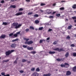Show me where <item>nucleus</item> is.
I'll return each instance as SVG.
<instances>
[{"instance_id": "57", "label": "nucleus", "mask_w": 76, "mask_h": 76, "mask_svg": "<svg viewBox=\"0 0 76 76\" xmlns=\"http://www.w3.org/2000/svg\"><path fill=\"white\" fill-rule=\"evenodd\" d=\"M9 61V60H5V61L6 63V62H7V61Z\"/></svg>"}, {"instance_id": "31", "label": "nucleus", "mask_w": 76, "mask_h": 76, "mask_svg": "<svg viewBox=\"0 0 76 76\" xmlns=\"http://www.w3.org/2000/svg\"><path fill=\"white\" fill-rule=\"evenodd\" d=\"M24 40H26V42H28V41L29 39H26V38H24Z\"/></svg>"}, {"instance_id": "37", "label": "nucleus", "mask_w": 76, "mask_h": 76, "mask_svg": "<svg viewBox=\"0 0 76 76\" xmlns=\"http://www.w3.org/2000/svg\"><path fill=\"white\" fill-rule=\"evenodd\" d=\"M40 70L39 69V68H37L36 69V72H39Z\"/></svg>"}, {"instance_id": "17", "label": "nucleus", "mask_w": 76, "mask_h": 76, "mask_svg": "<svg viewBox=\"0 0 76 76\" xmlns=\"http://www.w3.org/2000/svg\"><path fill=\"white\" fill-rule=\"evenodd\" d=\"M43 27H39V31H42L43 29Z\"/></svg>"}, {"instance_id": "42", "label": "nucleus", "mask_w": 76, "mask_h": 76, "mask_svg": "<svg viewBox=\"0 0 76 76\" xmlns=\"http://www.w3.org/2000/svg\"><path fill=\"white\" fill-rule=\"evenodd\" d=\"M31 71H34L35 70V68H32L31 69Z\"/></svg>"}, {"instance_id": "50", "label": "nucleus", "mask_w": 76, "mask_h": 76, "mask_svg": "<svg viewBox=\"0 0 76 76\" xmlns=\"http://www.w3.org/2000/svg\"><path fill=\"white\" fill-rule=\"evenodd\" d=\"M47 76H51V74L50 73H48V74H47Z\"/></svg>"}, {"instance_id": "22", "label": "nucleus", "mask_w": 76, "mask_h": 76, "mask_svg": "<svg viewBox=\"0 0 76 76\" xmlns=\"http://www.w3.org/2000/svg\"><path fill=\"white\" fill-rule=\"evenodd\" d=\"M60 10H64V7H62L59 9Z\"/></svg>"}, {"instance_id": "12", "label": "nucleus", "mask_w": 76, "mask_h": 76, "mask_svg": "<svg viewBox=\"0 0 76 76\" xmlns=\"http://www.w3.org/2000/svg\"><path fill=\"white\" fill-rule=\"evenodd\" d=\"M49 53L50 54H55V53H56V52L50 51L49 52Z\"/></svg>"}, {"instance_id": "23", "label": "nucleus", "mask_w": 76, "mask_h": 76, "mask_svg": "<svg viewBox=\"0 0 76 76\" xmlns=\"http://www.w3.org/2000/svg\"><path fill=\"white\" fill-rule=\"evenodd\" d=\"M8 24L6 22H3L2 25H7Z\"/></svg>"}, {"instance_id": "56", "label": "nucleus", "mask_w": 76, "mask_h": 76, "mask_svg": "<svg viewBox=\"0 0 76 76\" xmlns=\"http://www.w3.org/2000/svg\"><path fill=\"white\" fill-rule=\"evenodd\" d=\"M4 76H10V75H9V74H7L6 75H4Z\"/></svg>"}, {"instance_id": "13", "label": "nucleus", "mask_w": 76, "mask_h": 76, "mask_svg": "<svg viewBox=\"0 0 76 76\" xmlns=\"http://www.w3.org/2000/svg\"><path fill=\"white\" fill-rule=\"evenodd\" d=\"M6 37L5 35H2L0 37V38H4Z\"/></svg>"}, {"instance_id": "6", "label": "nucleus", "mask_w": 76, "mask_h": 76, "mask_svg": "<svg viewBox=\"0 0 76 76\" xmlns=\"http://www.w3.org/2000/svg\"><path fill=\"white\" fill-rule=\"evenodd\" d=\"M22 14H23L22 12H21L16 13L15 15V16H19V15H22Z\"/></svg>"}, {"instance_id": "40", "label": "nucleus", "mask_w": 76, "mask_h": 76, "mask_svg": "<svg viewBox=\"0 0 76 76\" xmlns=\"http://www.w3.org/2000/svg\"><path fill=\"white\" fill-rule=\"evenodd\" d=\"M19 72H20V73H23V72H24V71H23V70H20L19 71Z\"/></svg>"}, {"instance_id": "7", "label": "nucleus", "mask_w": 76, "mask_h": 76, "mask_svg": "<svg viewBox=\"0 0 76 76\" xmlns=\"http://www.w3.org/2000/svg\"><path fill=\"white\" fill-rule=\"evenodd\" d=\"M71 75V72L69 71H67L66 72V76H69Z\"/></svg>"}, {"instance_id": "18", "label": "nucleus", "mask_w": 76, "mask_h": 76, "mask_svg": "<svg viewBox=\"0 0 76 76\" xmlns=\"http://www.w3.org/2000/svg\"><path fill=\"white\" fill-rule=\"evenodd\" d=\"M18 40H19V39L17 38L15 39H13L12 40V42H15V41H18Z\"/></svg>"}, {"instance_id": "47", "label": "nucleus", "mask_w": 76, "mask_h": 76, "mask_svg": "<svg viewBox=\"0 0 76 76\" xmlns=\"http://www.w3.org/2000/svg\"><path fill=\"white\" fill-rule=\"evenodd\" d=\"M17 60H15V61L14 62V63L15 64H17Z\"/></svg>"}, {"instance_id": "14", "label": "nucleus", "mask_w": 76, "mask_h": 76, "mask_svg": "<svg viewBox=\"0 0 76 76\" xmlns=\"http://www.w3.org/2000/svg\"><path fill=\"white\" fill-rule=\"evenodd\" d=\"M10 7H11V8H13L14 9H15V8H16V6L11 5L10 6Z\"/></svg>"}, {"instance_id": "52", "label": "nucleus", "mask_w": 76, "mask_h": 76, "mask_svg": "<svg viewBox=\"0 0 76 76\" xmlns=\"http://www.w3.org/2000/svg\"><path fill=\"white\" fill-rule=\"evenodd\" d=\"M29 30V28H27L26 29L25 31H26V32H28Z\"/></svg>"}, {"instance_id": "5", "label": "nucleus", "mask_w": 76, "mask_h": 76, "mask_svg": "<svg viewBox=\"0 0 76 76\" xmlns=\"http://www.w3.org/2000/svg\"><path fill=\"white\" fill-rule=\"evenodd\" d=\"M46 13L48 14H51L52 13V10L49 9L47 10H46Z\"/></svg>"}, {"instance_id": "4", "label": "nucleus", "mask_w": 76, "mask_h": 76, "mask_svg": "<svg viewBox=\"0 0 76 76\" xmlns=\"http://www.w3.org/2000/svg\"><path fill=\"white\" fill-rule=\"evenodd\" d=\"M33 43V42L32 41H30L28 42H25V44H28V45H29L30 44H32Z\"/></svg>"}, {"instance_id": "2", "label": "nucleus", "mask_w": 76, "mask_h": 76, "mask_svg": "<svg viewBox=\"0 0 76 76\" xmlns=\"http://www.w3.org/2000/svg\"><path fill=\"white\" fill-rule=\"evenodd\" d=\"M15 51L14 50H11V51L8 50V51H6L5 52V54L7 56H9L10 54H11L12 53L14 52Z\"/></svg>"}, {"instance_id": "59", "label": "nucleus", "mask_w": 76, "mask_h": 76, "mask_svg": "<svg viewBox=\"0 0 76 76\" xmlns=\"http://www.w3.org/2000/svg\"><path fill=\"white\" fill-rule=\"evenodd\" d=\"M56 12H53L52 14V15H54V14Z\"/></svg>"}, {"instance_id": "44", "label": "nucleus", "mask_w": 76, "mask_h": 76, "mask_svg": "<svg viewBox=\"0 0 76 76\" xmlns=\"http://www.w3.org/2000/svg\"><path fill=\"white\" fill-rule=\"evenodd\" d=\"M57 44V42L56 41H55V42H53V44L54 45H56V44Z\"/></svg>"}, {"instance_id": "63", "label": "nucleus", "mask_w": 76, "mask_h": 76, "mask_svg": "<svg viewBox=\"0 0 76 76\" xmlns=\"http://www.w3.org/2000/svg\"><path fill=\"white\" fill-rule=\"evenodd\" d=\"M56 6V3H54L53 4V6Z\"/></svg>"}, {"instance_id": "43", "label": "nucleus", "mask_w": 76, "mask_h": 76, "mask_svg": "<svg viewBox=\"0 0 76 76\" xmlns=\"http://www.w3.org/2000/svg\"><path fill=\"white\" fill-rule=\"evenodd\" d=\"M72 18L74 20V19H76V17L75 16L72 17Z\"/></svg>"}, {"instance_id": "28", "label": "nucleus", "mask_w": 76, "mask_h": 76, "mask_svg": "<svg viewBox=\"0 0 76 76\" xmlns=\"http://www.w3.org/2000/svg\"><path fill=\"white\" fill-rule=\"evenodd\" d=\"M37 53V52L35 51H32L31 52V54H35V53Z\"/></svg>"}, {"instance_id": "1", "label": "nucleus", "mask_w": 76, "mask_h": 76, "mask_svg": "<svg viewBox=\"0 0 76 76\" xmlns=\"http://www.w3.org/2000/svg\"><path fill=\"white\" fill-rule=\"evenodd\" d=\"M12 25L13 26H15V29H18L22 26V24H18V23H12Z\"/></svg>"}, {"instance_id": "49", "label": "nucleus", "mask_w": 76, "mask_h": 76, "mask_svg": "<svg viewBox=\"0 0 76 76\" xmlns=\"http://www.w3.org/2000/svg\"><path fill=\"white\" fill-rule=\"evenodd\" d=\"M27 46H26V45H23V48H26L27 47Z\"/></svg>"}, {"instance_id": "27", "label": "nucleus", "mask_w": 76, "mask_h": 76, "mask_svg": "<svg viewBox=\"0 0 76 76\" xmlns=\"http://www.w3.org/2000/svg\"><path fill=\"white\" fill-rule=\"evenodd\" d=\"M30 29H32L33 30H34V28L32 26H30Z\"/></svg>"}, {"instance_id": "39", "label": "nucleus", "mask_w": 76, "mask_h": 76, "mask_svg": "<svg viewBox=\"0 0 76 76\" xmlns=\"http://www.w3.org/2000/svg\"><path fill=\"white\" fill-rule=\"evenodd\" d=\"M70 47H75V45L74 44H72L71 45Z\"/></svg>"}, {"instance_id": "11", "label": "nucleus", "mask_w": 76, "mask_h": 76, "mask_svg": "<svg viewBox=\"0 0 76 76\" xmlns=\"http://www.w3.org/2000/svg\"><path fill=\"white\" fill-rule=\"evenodd\" d=\"M72 70L74 72H76V66H75L72 68Z\"/></svg>"}, {"instance_id": "9", "label": "nucleus", "mask_w": 76, "mask_h": 76, "mask_svg": "<svg viewBox=\"0 0 76 76\" xmlns=\"http://www.w3.org/2000/svg\"><path fill=\"white\" fill-rule=\"evenodd\" d=\"M11 47L12 48H15L16 47V44L15 43L12 44L11 45Z\"/></svg>"}, {"instance_id": "41", "label": "nucleus", "mask_w": 76, "mask_h": 76, "mask_svg": "<svg viewBox=\"0 0 76 76\" xmlns=\"http://www.w3.org/2000/svg\"><path fill=\"white\" fill-rule=\"evenodd\" d=\"M49 18H54V16H50L49 17Z\"/></svg>"}, {"instance_id": "20", "label": "nucleus", "mask_w": 76, "mask_h": 76, "mask_svg": "<svg viewBox=\"0 0 76 76\" xmlns=\"http://www.w3.org/2000/svg\"><path fill=\"white\" fill-rule=\"evenodd\" d=\"M66 39H68L69 40V39H70V37H69V36L68 35L66 37Z\"/></svg>"}, {"instance_id": "33", "label": "nucleus", "mask_w": 76, "mask_h": 76, "mask_svg": "<svg viewBox=\"0 0 76 76\" xmlns=\"http://www.w3.org/2000/svg\"><path fill=\"white\" fill-rule=\"evenodd\" d=\"M72 7V8H73V9H76V4L74 5Z\"/></svg>"}, {"instance_id": "61", "label": "nucleus", "mask_w": 76, "mask_h": 76, "mask_svg": "<svg viewBox=\"0 0 76 76\" xmlns=\"http://www.w3.org/2000/svg\"><path fill=\"white\" fill-rule=\"evenodd\" d=\"M50 38V37H48L46 39L47 40H49Z\"/></svg>"}, {"instance_id": "48", "label": "nucleus", "mask_w": 76, "mask_h": 76, "mask_svg": "<svg viewBox=\"0 0 76 76\" xmlns=\"http://www.w3.org/2000/svg\"><path fill=\"white\" fill-rule=\"evenodd\" d=\"M1 75H2V76H4L5 75V73H4V72H2L1 73Z\"/></svg>"}, {"instance_id": "24", "label": "nucleus", "mask_w": 76, "mask_h": 76, "mask_svg": "<svg viewBox=\"0 0 76 76\" xmlns=\"http://www.w3.org/2000/svg\"><path fill=\"white\" fill-rule=\"evenodd\" d=\"M43 41H45V40L44 39H42V40H40V41H39V42L40 43H42V42H43Z\"/></svg>"}, {"instance_id": "54", "label": "nucleus", "mask_w": 76, "mask_h": 76, "mask_svg": "<svg viewBox=\"0 0 76 76\" xmlns=\"http://www.w3.org/2000/svg\"><path fill=\"white\" fill-rule=\"evenodd\" d=\"M64 65H69V64H67V63H65L64 64Z\"/></svg>"}, {"instance_id": "8", "label": "nucleus", "mask_w": 76, "mask_h": 76, "mask_svg": "<svg viewBox=\"0 0 76 76\" xmlns=\"http://www.w3.org/2000/svg\"><path fill=\"white\" fill-rule=\"evenodd\" d=\"M33 76H39V74L37 72H34L33 74Z\"/></svg>"}, {"instance_id": "30", "label": "nucleus", "mask_w": 76, "mask_h": 76, "mask_svg": "<svg viewBox=\"0 0 76 76\" xmlns=\"http://www.w3.org/2000/svg\"><path fill=\"white\" fill-rule=\"evenodd\" d=\"M28 61V60H26L25 59H23L22 60V61L23 63L25 62V61Z\"/></svg>"}, {"instance_id": "35", "label": "nucleus", "mask_w": 76, "mask_h": 76, "mask_svg": "<svg viewBox=\"0 0 76 76\" xmlns=\"http://www.w3.org/2000/svg\"><path fill=\"white\" fill-rule=\"evenodd\" d=\"M23 9H22V8H20L19 9V12L20 11H22V10H23Z\"/></svg>"}, {"instance_id": "19", "label": "nucleus", "mask_w": 76, "mask_h": 76, "mask_svg": "<svg viewBox=\"0 0 76 76\" xmlns=\"http://www.w3.org/2000/svg\"><path fill=\"white\" fill-rule=\"evenodd\" d=\"M34 13H33V12H29L28 14V15H33Z\"/></svg>"}, {"instance_id": "55", "label": "nucleus", "mask_w": 76, "mask_h": 76, "mask_svg": "<svg viewBox=\"0 0 76 76\" xmlns=\"http://www.w3.org/2000/svg\"><path fill=\"white\" fill-rule=\"evenodd\" d=\"M27 2H30V0H26Z\"/></svg>"}, {"instance_id": "62", "label": "nucleus", "mask_w": 76, "mask_h": 76, "mask_svg": "<svg viewBox=\"0 0 76 76\" xmlns=\"http://www.w3.org/2000/svg\"><path fill=\"white\" fill-rule=\"evenodd\" d=\"M15 0H11V1H12V2H14L15 1Z\"/></svg>"}, {"instance_id": "29", "label": "nucleus", "mask_w": 76, "mask_h": 76, "mask_svg": "<svg viewBox=\"0 0 76 76\" xmlns=\"http://www.w3.org/2000/svg\"><path fill=\"white\" fill-rule=\"evenodd\" d=\"M62 60V58L59 59V58H58L57 59V60L58 61H61Z\"/></svg>"}, {"instance_id": "25", "label": "nucleus", "mask_w": 76, "mask_h": 76, "mask_svg": "<svg viewBox=\"0 0 76 76\" xmlns=\"http://www.w3.org/2000/svg\"><path fill=\"white\" fill-rule=\"evenodd\" d=\"M73 56H74V57H76V53L75 52L73 53Z\"/></svg>"}, {"instance_id": "38", "label": "nucleus", "mask_w": 76, "mask_h": 76, "mask_svg": "<svg viewBox=\"0 0 76 76\" xmlns=\"http://www.w3.org/2000/svg\"><path fill=\"white\" fill-rule=\"evenodd\" d=\"M13 35V33H10L9 35V37H12V35Z\"/></svg>"}, {"instance_id": "51", "label": "nucleus", "mask_w": 76, "mask_h": 76, "mask_svg": "<svg viewBox=\"0 0 76 76\" xmlns=\"http://www.w3.org/2000/svg\"><path fill=\"white\" fill-rule=\"evenodd\" d=\"M1 3H4V1L3 0L1 1Z\"/></svg>"}, {"instance_id": "58", "label": "nucleus", "mask_w": 76, "mask_h": 76, "mask_svg": "<svg viewBox=\"0 0 76 76\" xmlns=\"http://www.w3.org/2000/svg\"><path fill=\"white\" fill-rule=\"evenodd\" d=\"M27 63H28V64H29L31 63V61H27Z\"/></svg>"}, {"instance_id": "46", "label": "nucleus", "mask_w": 76, "mask_h": 76, "mask_svg": "<svg viewBox=\"0 0 76 76\" xmlns=\"http://www.w3.org/2000/svg\"><path fill=\"white\" fill-rule=\"evenodd\" d=\"M48 32H50L51 31H53V29L50 28L48 30Z\"/></svg>"}, {"instance_id": "45", "label": "nucleus", "mask_w": 76, "mask_h": 76, "mask_svg": "<svg viewBox=\"0 0 76 76\" xmlns=\"http://www.w3.org/2000/svg\"><path fill=\"white\" fill-rule=\"evenodd\" d=\"M56 16H58V17H59V16H60V14H56Z\"/></svg>"}, {"instance_id": "60", "label": "nucleus", "mask_w": 76, "mask_h": 76, "mask_svg": "<svg viewBox=\"0 0 76 76\" xmlns=\"http://www.w3.org/2000/svg\"><path fill=\"white\" fill-rule=\"evenodd\" d=\"M64 2H65V1H61V3H64Z\"/></svg>"}, {"instance_id": "26", "label": "nucleus", "mask_w": 76, "mask_h": 76, "mask_svg": "<svg viewBox=\"0 0 76 76\" xmlns=\"http://www.w3.org/2000/svg\"><path fill=\"white\" fill-rule=\"evenodd\" d=\"M72 26L71 25V26H68V29H71V28H72Z\"/></svg>"}, {"instance_id": "16", "label": "nucleus", "mask_w": 76, "mask_h": 76, "mask_svg": "<svg viewBox=\"0 0 76 76\" xmlns=\"http://www.w3.org/2000/svg\"><path fill=\"white\" fill-rule=\"evenodd\" d=\"M39 16V15L38 14H35L34 15V18H38Z\"/></svg>"}, {"instance_id": "36", "label": "nucleus", "mask_w": 76, "mask_h": 76, "mask_svg": "<svg viewBox=\"0 0 76 76\" xmlns=\"http://www.w3.org/2000/svg\"><path fill=\"white\" fill-rule=\"evenodd\" d=\"M61 67H65V65L64 64H61Z\"/></svg>"}, {"instance_id": "34", "label": "nucleus", "mask_w": 76, "mask_h": 76, "mask_svg": "<svg viewBox=\"0 0 76 76\" xmlns=\"http://www.w3.org/2000/svg\"><path fill=\"white\" fill-rule=\"evenodd\" d=\"M13 36L14 37H18V35L16 34H14L13 35Z\"/></svg>"}, {"instance_id": "15", "label": "nucleus", "mask_w": 76, "mask_h": 76, "mask_svg": "<svg viewBox=\"0 0 76 76\" xmlns=\"http://www.w3.org/2000/svg\"><path fill=\"white\" fill-rule=\"evenodd\" d=\"M69 53L66 52L65 55V56L66 57H68V56H69Z\"/></svg>"}, {"instance_id": "10", "label": "nucleus", "mask_w": 76, "mask_h": 76, "mask_svg": "<svg viewBox=\"0 0 76 76\" xmlns=\"http://www.w3.org/2000/svg\"><path fill=\"white\" fill-rule=\"evenodd\" d=\"M27 48L28 50H33V47H28Z\"/></svg>"}, {"instance_id": "3", "label": "nucleus", "mask_w": 76, "mask_h": 76, "mask_svg": "<svg viewBox=\"0 0 76 76\" xmlns=\"http://www.w3.org/2000/svg\"><path fill=\"white\" fill-rule=\"evenodd\" d=\"M54 51H58V52H60L61 51H64V50L63 48H61L59 49L58 48H56L55 49H53Z\"/></svg>"}, {"instance_id": "64", "label": "nucleus", "mask_w": 76, "mask_h": 76, "mask_svg": "<svg viewBox=\"0 0 76 76\" xmlns=\"http://www.w3.org/2000/svg\"><path fill=\"white\" fill-rule=\"evenodd\" d=\"M43 76H47V74H44Z\"/></svg>"}, {"instance_id": "53", "label": "nucleus", "mask_w": 76, "mask_h": 76, "mask_svg": "<svg viewBox=\"0 0 76 76\" xmlns=\"http://www.w3.org/2000/svg\"><path fill=\"white\" fill-rule=\"evenodd\" d=\"M20 31H19L18 32H17L16 33L17 35H18L19 34H20Z\"/></svg>"}, {"instance_id": "32", "label": "nucleus", "mask_w": 76, "mask_h": 76, "mask_svg": "<svg viewBox=\"0 0 76 76\" xmlns=\"http://www.w3.org/2000/svg\"><path fill=\"white\" fill-rule=\"evenodd\" d=\"M45 3H41L40 4V6H45Z\"/></svg>"}, {"instance_id": "21", "label": "nucleus", "mask_w": 76, "mask_h": 76, "mask_svg": "<svg viewBox=\"0 0 76 76\" xmlns=\"http://www.w3.org/2000/svg\"><path fill=\"white\" fill-rule=\"evenodd\" d=\"M39 21L38 20H35V23H39Z\"/></svg>"}]
</instances>
